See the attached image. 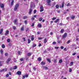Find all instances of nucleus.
<instances>
[{"label":"nucleus","mask_w":79,"mask_h":79,"mask_svg":"<svg viewBox=\"0 0 79 79\" xmlns=\"http://www.w3.org/2000/svg\"><path fill=\"white\" fill-rule=\"evenodd\" d=\"M18 6H19V4H17L15 6L14 8V11H16L17 10L18 8Z\"/></svg>","instance_id":"nucleus-1"},{"label":"nucleus","mask_w":79,"mask_h":79,"mask_svg":"<svg viewBox=\"0 0 79 79\" xmlns=\"http://www.w3.org/2000/svg\"><path fill=\"white\" fill-rule=\"evenodd\" d=\"M67 36H68V34H67V33H65L62 35V37L63 38H66Z\"/></svg>","instance_id":"nucleus-2"},{"label":"nucleus","mask_w":79,"mask_h":79,"mask_svg":"<svg viewBox=\"0 0 79 79\" xmlns=\"http://www.w3.org/2000/svg\"><path fill=\"white\" fill-rule=\"evenodd\" d=\"M5 6V5L3 3H2L1 6V8H2V10H5L4 7Z\"/></svg>","instance_id":"nucleus-3"},{"label":"nucleus","mask_w":79,"mask_h":79,"mask_svg":"<svg viewBox=\"0 0 79 79\" xmlns=\"http://www.w3.org/2000/svg\"><path fill=\"white\" fill-rule=\"evenodd\" d=\"M40 12H42V11H43L44 10V7L43 6H41L40 7Z\"/></svg>","instance_id":"nucleus-4"},{"label":"nucleus","mask_w":79,"mask_h":79,"mask_svg":"<svg viewBox=\"0 0 79 79\" xmlns=\"http://www.w3.org/2000/svg\"><path fill=\"white\" fill-rule=\"evenodd\" d=\"M41 64L42 65H45V61H42L41 63Z\"/></svg>","instance_id":"nucleus-5"},{"label":"nucleus","mask_w":79,"mask_h":79,"mask_svg":"<svg viewBox=\"0 0 79 79\" xmlns=\"http://www.w3.org/2000/svg\"><path fill=\"white\" fill-rule=\"evenodd\" d=\"M11 60V59L10 58H8L7 60V63H9V62H10Z\"/></svg>","instance_id":"nucleus-6"},{"label":"nucleus","mask_w":79,"mask_h":79,"mask_svg":"<svg viewBox=\"0 0 79 79\" xmlns=\"http://www.w3.org/2000/svg\"><path fill=\"white\" fill-rule=\"evenodd\" d=\"M43 68H44L45 70H48V68L46 66H43Z\"/></svg>","instance_id":"nucleus-7"},{"label":"nucleus","mask_w":79,"mask_h":79,"mask_svg":"<svg viewBox=\"0 0 79 79\" xmlns=\"http://www.w3.org/2000/svg\"><path fill=\"white\" fill-rule=\"evenodd\" d=\"M32 11V8H30L29 10V14L30 15H31Z\"/></svg>","instance_id":"nucleus-8"},{"label":"nucleus","mask_w":79,"mask_h":79,"mask_svg":"<svg viewBox=\"0 0 79 79\" xmlns=\"http://www.w3.org/2000/svg\"><path fill=\"white\" fill-rule=\"evenodd\" d=\"M17 21H18V19H16L14 21V24L16 25H17V23H16V22H17Z\"/></svg>","instance_id":"nucleus-9"},{"label":"nucleus","mask_w":79,"mask_h":79,"mask_svg":"<svg viewBox=\"0 0 79 79\" xmlns=\"http://www.w3.org/2000/svg\"><path fill=\"white\" fill-rule=\"evenodd\" d=\"M17 74H18V75H20L21 74V72L20 71H18L17 73Z\"/></svg>","instance_id":"nucleus-10"},{"label":"nucleus","mask_w":79,"mask_h":79,"mask_svg":"<svg viewBox=\"0 0 79 79\" xmlns=\"http://www.w3.org/2000/svg\"><path fill=\"white\" fill-rule=\"evenodd\" d=\"M13 5H14V0H12L10 5L11 6H13Z\"/></svg>","instance_id":"nucleus-11"},{"label":"nucleus","mask_w":79,"mask_h":79,"mask_svg":"<svg viewBox=\"0 0 79 79\" xmlns=\"http://www.w3.org/2000/svg\"><path fill=\"white\" fill-rule=\"evenodd\" d=\"M31 40H32V41H33V40H34V35H32L31 36Z\"/></svg>","instance_id":"nucleus-12"},{"label":"nucleus","mask_w":79,"mask_h":79,"mask_svg":"<svg viewBox=\"0 0 79 79\" xmlns=\"http://www.w3.org/2000/svg\"><path fill=\"white\" fill-rule=\"evenodd\" d=\"M47 38H45L44 40V44H46L47 42Z\"/></svg>","instance_id":"nucleus-13"},{"label":"nucleus","mask_w":79,"mask_h":79,"mask_svg":"<svg viewBox=\"0 0 79 79\" xmlns=\"http://www.w3.org/2000/svg\"><path fill=\"white\" fill-rule=\"evenodd\" d=\"M64 2H63L62 4V6H60V8L64 7Z\"/></svg>","instance_id":"nucleus-14"},{"label":"nucleus","mask_w":79,"mask_h":79,"mask_svg":"<svg viewBox=\"0 0 79 79\" xmlns=\"http://www.w3.org/2000/svg\"><path fill=\"white\" fill-rule=\"evenodd\" d=\"M47 3H50L51 2V0H47Z\"/></svg>","instance_id":"nucleus-15"},{"label":"nucleus","mask_w":79,"mask_h":79,"mask_svg":"<svg viewBox=\"0 0 79 79\" xmlns=\"http://www.w3.org/2000/svg\"><path fill=\"white\" fill-rule=\"evenodd\" d=\"M64 29H61L60 31V32L61 34H63V32H64Z\"/></svg>","instance_id":"nucleus-16"},{"label":"nucleus","mask_w":79,"mask_h":79,"mask_svg":"<svg viewBox=\"0 0 79 79\" xmlns=\"http://www.w3.org/2000/svg\"><path fill=\"white\" fill-rule=\"evenodd\" d=\"M2 48H5V45L4 44H2Z\"/></svg>","instance_id":"nucleus-17"},{"label":"nucleus","mask_w":79,"mask_h":79,"mask_svg":"<svg viewBox=\"0 0 79 79\" xmlns=\"http://www.w3.org/2000/svg\"><path fill=\"white\" fill-rule=\"evenodd\" d=\"M51 49H52V48L51 47H49L47 49V50L48 51H49V52L51 51Z\"/></svg>","instance_id":"nucleus-18"},{"label":"nucleus","mask_w":79,"mask_h":79,"mask_svg":"<svg viewBox=\"0 0 79 79\" xmlns=\"http://www.w3.org/2000/svg\"><path fill=\"white\" fill-rule=\"evenodd\" d=\"M71 19H73L75 18V16L74 15H72L71 17Z\"/></svg>","instance_id":"nucleus-19"},{"label":"nucleus","mask_w":79,"mask_h":79,"mask_svg":"<svg viewBox=\"0 0 79 79\" xmlns=\"http://www.w3.org/2000/svg\"><path fill=\"white\" fill-rule=\"evenodd\" d=\"M38 27L41 28L42 27V25H41V24H38Z\"/></svg>","instance_id":"nucleus-20"},{"label":"nucleus","mask_w":79,"mask_h":79,"mask_svg":"<svg viewBox=\"0 0 79 79\" xmlns=\"http://www.w3.org/2000/svg\"><path fill=\"white\" fill-rule=\"evenodd\" d=\"M27 55L28 56H30L31 55V53L29 52V53H28L27 54Z\"/></svg>","instance_id":"nucleus-21"},{"label":"nucleus","mask_w":79,"mask_h":79,"mask_svg":"<svg viewBox=\"0 0 79 79\" xmlns=\"http://www.w3.org/2000/svg\"><path fill=\"white\" fill-rule=\"evenodd\" d=\"M38 60L39 61H41V60H42V58L41 57H39L38 59Z\"/></svg>","instance_id":"nucleus-22"},{"label":"nucleus","mask_w":79,"mask_h":79,"mask_svg":"<svg viewBox=\"0 0 79 79\" xmlns=\"http://www.w3.org/2000/svg\"><path fill=\"white\" fill-rule=\"evenodd\" d=\"M24 27H22L21 28V31H24Z\"/></svg>","instance_id":"nucleus-23"},{"label":"nucleus","mask_w":79,"mask_h":79,"mask_svg":"<svg viewBox=\"0 0 79 79\" xmlns=\"http://www.w3.org/2000/svg\"><path fill=\"white\" fill-rule=\"evenodd\" d=\"M28 18V17L27 16H24V17H23V19H27Z\"/></svg>","instance_id":"nucleus-24"},{"label":"nucleus","mask_w":79,"mask_h":79,"mask_svg":"<svg viewBox=\"0 0 79 79\" xmlns=\"http://www.w3.org/2000/svg\"><path fill=\"white\" fill-rule=\"evenodd\" d=\"M59 21V19H57L56 21H54V23H58V21Z\"/></svg>","instance_id":"nucleus-25"},{"label":"nucleus","mask_w":79,"mask_h":79,"mask_svg":"<svg viewBox=\"0 0 79 79\" xmlns=\"http://www.w3.org/2000/svg\"><path fill=\"white\" fill-rule=\"evenodd\" d=\"M3 29H2L0 30V34H1L2 33V32H3Z\"/></svg>","instance_id":"nucleus-26"},{"label":"nucleus","mask_w":79,"mask_h":79,"mask_svg":"<svg viewBox=\"0 0 79 79\" xmlns=\"http://www.w3.org/2000/svg\"><path fill=\"white\" fill-rule=\"evenodd\" d=\"M8 33H9V31H8V30H7L6 31V32L5 34V35H8Z\"/></svg>","instance_id":"nucleus-27"},{"label":"nucleus","mask_w":79,"mask_h":79,"mask_svg":"<svg viewBox=\"0 0 79 79\" xmlns=\"http://www.w3.org/2000/svg\"><path fill=\"white\" fill-rule=\"evenodd\" d=\"M28 44H30L31 42V40H30V39H28Z\"/></svg>","instance_id":"nucleus-28"},{"label":"nucleus","mask_w":79,"mask_h":79,"mask_svg":"<svg viewBox=\"0 0 79 79\" xmlns=\"http://www.w3.org/2000/svg\"><path fill=\"white\" fill-rule=\"evenodd\" d=\"M73 63H74L73 62H71L69 65V66H73Z\"/></svg>","instance_id":"nucleus-29"},{"label":"nucleus","mask_w":79,"mask_h":79,"mask_svg":"<svg viewBox=\"0 0 79 79\" xmlns=\"http://www.w3.org/2000/svg\"><path fill=\"white\" fill-rule=\"evenodd\" d=\"M47 60L49 62V63H51V60H50V59H47Z\"/></svg>","instance_id":"nucleus-30"},{"label":"nucleus","mask_w":79,"mask_h":79,"mask_svg":"<svg viewBox=\"0 0 79 79\" xmlns=\"http://www.w3.org/2000/svg\"><path fill=\"white\" fill-rule=\"evenodd\" d=\"M1 53L2 55H3V51L2 50H0Z\"/></svg>","instance_id":"nucleus-31"},{"label":"nucleus","mask_w":79,"mask_h":79,"mask_svg":"<svg viewBox=\"0 0 79 79\" xmlns=\"http://www.w3.org/2000/svg\"><path fill=\"white\" fill-rule=\"evenodd\" d=\"M17 66H15L14 67V68H13V69H17Z\"/></svg>","instance_id":"nucleus-32"},{"label":"nucleus","mask_w":79,"mask_h":79,"mask_svg":"<svg viewBox=\"0 0 79 79\" xmlns=\"http://www.w3.org/2000/svg\"><path fill=\"white\" fill-rule=\"evenodd\" d=\"M43 19L42 18H40L39 19V21H42V20Z\"/></svg>","instance_id":"nucleus-33"},{"label":"nucleus","mask_w":79,"mask_h":79,"mask_svg":"<svg viewBox=\"0 0 79 79\" xmlns=\"http://www.w3.org/2000/svg\"><path fill=\"white\" fill-rule=\"evenodd\" d=\"M5 71V69H2V70H0V73H2V72H4Z\"/></svg>","instance_id":"nucleus-34"},{"label":"nucleus","mask_w":79,"mask_h":79,"mask_svg":"<svg viewBox=\"0 0 79 79\" xmlns=\"http://www.w3.org/2000/svg\"><path fill=\"white\" fill-rule=\"evenodd\" d=\"M4 39H5V36H3L2 38V41H3V40H4Z\"/></svg>","instance_id":"nucleus-35"},{"label":"nucleus","mask_w":79,"mask_h":79,"mask_svg":"<svg viewBox=\"0 0 79 79\" xmlns=\"http://www.w3.org/2000/svg\"><path fill=\"white\" fill-rule=\"evenodd\" d=\"M70 42H71V40H69L67 42L66 44H69V43H70Z\"/></svg>","instance_id":"nucleus-36"},{"label":"nucleus","mask_w":79,"mask_h":79,"mask_svg":"<svg viewBox=\"0 0 79 79\" xmlns=\"http://www.w3.org/2000/svg\"><path fill=\"white\" fill-rule=\"evenodd\" d=\"M62 61H63V60H59V63H62Z\"/></svg>","instance_id":"nucleus-37"},{"label":"nucleus","mask_w":79,"mask_h":79,"mask_svg":"<svg viewBox=\"0 0 79 79\" xmlns=\"http://www.w3.org/2000/svg\"><path fill=\"white\" fill-rule=\"evenodd\" d=\"M56 8H59V5H56Z\"/></svg>","instance_id":"nucleus-38"},{"label":"nucleus","mask_w":79,"mask_h":79,"mask_svg":"<svg viewBox=\"0 0 79 79\" xmlns=\"http://www.w3.org/2000/svg\"><path fill=\"white\" fill-rule=\"evenodd\" d=\"M43 38H43V37H42V38H41L40 37H38V39H39V40H42V39H43Z\"/></svg>","instance_id":"nucleus-39"},{"label":"nucleus","mask_w":79,"mask_h":79,"mask_svg":"<svg viewBox=\"0 0 79 79\" xmlns=\"http://www.w3.org/2000/svg\"><path fill=\"white\" fill-rule=\"evenodd\" d=\"M7 42H10V39H7Z\"/></svg>","instance_id":"nucleus-40"},{"label":"nucleus","mask_w":79,"mask_h":79,"mask_svg":"<svg viewBox=\"0 0 79 79\" xmlns=\"http://www.w3.org/2000/svg\"><path fill=\"white\" fill-rule=\"evenodd\" d=\"M13 29L14 30H15L16 29V27L15 26H14L13 27Z\"/></svg>","instance_id":"nucleus-41"},{"label":"nucleus","mask_w":79,"mask_h":79,"mask_svg":"<svg viewBox=\"0 0 79 79\" xmlns=\"http://www.w3.org/2000/svg\"><path fill=\"white\" fill-rule=\"evenodd\" d=\"M56 19V17L53 18H52V20L53 21H54V20H55V19Z\"/></svg>","instance_id":"nucleus-42"},{"label":"nucleus","mask_w":79,"mask_h":79,"mask_svg":"<svg viewBox=\"0 0 79 79\" xmlns=\"http://www.w3.org/2000/svg\"><path fill=\"white\" fill-rule=\"evenodd\" d=\"M71 71H72V69L71 68H70L69 69V73H71Z\"/></svg>","instance_id":"nucleus-43"},{"label":"nucleus","mask_w":79,"mask_h":79,"mask_svg":"<svg viewBox=\"0 0 79 79\" xmlns=\"http://www.w3.org/2000/svg\"><path fill=\"white\" fill-rule=\"evenodd\" d=\"M29 31V28H27L26 29V32H27Z\"/></svg>","instance_id":"nucleus-44"},{"label":"nucleus","mask_w":79,"mask_h":79,"mask_svg":"<svg viewBox=\"0 0 79 79\" xmlns=\"http://www.w3.org/2000/svg\"><path fill=\"white\" fill-rule=\"evenodd\" d=\"M8 55V54L7 53H5V56H7Z\"/></svg>","instance_id":"nucleus-45"},{"label":"nucleus","mask_w":79,"mask_h":79,"mask_svg":"<svg viewBox=\"0 0 79 79\" xmlns=\"http://www.w3.org/2000/svg\"><path fill=\"white\" fill-rule=\"evenodd\" d=\"M57 42L58 44H61V41H59V40H58Z\"/></svg>","instance_id":"nucleus-46"},{"label":"nucleus","mask_w":79,"mask_h":79,"mask_svg":"<svg viewBox=\"0 0 79 79\" xmlns=\"http://www.w3.org/2000/svg\"><path fill=\"white\" fill-rule=\"evenodd\" d=\"M36 47V44H33L32 46V47L34 48V47Z\"/></svg>","instance_id":"nucleus-47"},{"label":"nucleus","mask_w":79,"mask_h":79,"mask_svg":"<svg viewBox=\"0 0 79 79\" xmlns=\"http://www.w3.org/2000/svg\"><path fill=\"white\" fill-rule=\"evenodd\" d=\"M56 44V43L55 42H54L52 43V44H53V45H55V44Z\"/></svg>","instance_id":"nucleus-48"},{"label":"nucleus","mask_w":79,"mask_h":79,"mask_svg":"<svg viewBox=\"0 0 79 79\" xmlns=\"http://www.w3.org/2000/svg\"><path fill=\"white\" fill-rule=\"evenodd\" d=\"M24 23L25 24H27V20H25L24 22Z\"/></svg>","instance_id":"nucleus-49"},{"label":"nucleus","mask_w":79,"mask_h":79,"mask_svg":"<svg viewBox=\"0 0 79 79\" xmlns=\"http://www.w3.org/2000/svg\"><path fill=\"white\" fill-rule=\"evenodd\" d=\"M36 12H37V10H35L34 11V14L36 13Z\"/></svg>","instance_id":"nucleus-50"},{"label":"nucleus","mask_w":79,"mask_h":79,"mask_svg":"<svg viewBox=\"0 0 79 79\" xmlns=\"http://www.w3.org/2000/svg\"><path fill=\"white\" fill-rule=\"evenodd\" d=\"M31 26V27H33V26H34V23H32Z\"/></svg>","instance_id":"nucleus-51"},{"label":"nucleus","mask_w":79,"mask_h":79,"mask_svg":"<svg viewBox=\"0 0 79 79\" xmlns=\"http://www.w3.org/2000/svg\"><path fill=\"white\" fill-rule=\"evenodd\" d=\"M55 49H58V48H59V47H55Z\"/></svg>","instance_id":"nucleus-52"},{"label":"nucleus","mask_w":79,"mask_h":79,"mask_svg":"<svg viewBox=\"0 0 79 79\" xmlns=\"http://www.w3.org/2000/svg\"><path fill=\"white\" fill-rule=\"evenodd\" d=\"M67 6H70V4H69V3H68L67 5Z\"/></svg>","instance_id":"nucleus-53"},{"label":"nucleus","mask_w":79,"mask_h":79,"mask_svg":"<svg viewBox=\"0 0 79 79\" xmlns=\"http://www.w3.org/2000/svg\"><path fill=\"white\" fill-rule=\"evenodd\" d=\"M33 70L34 71H36V68L35 67H34L33 68Z\"/></svg>","instance_id":"nucleus-54"},{"label":"nucleus","mask_w":79,"mask_h":79,"mask_svg":"<svg viewBox=\"0 0 79 79\" xmlns=\"http://www.w3.org/2000/svg\"><path fill=\"white\" fill-rule=\"evenodd\" d=\"M33 7V5H31L30 6V8H32Z\"/></svg>","instance_id":"nucleus-55"},{"label":"nucleus","mask_w":79,"mask_h":79,"mask_svg":"<svg viewBox=\"0 0 79 79\" xmlns=\"http://www.w3.org/2000/svg\"><path fill=\"white\" fill-rule=\"evenodd\" d=\"M31 20H35V18L34 17H32L31 19Z\"/></svg>","instance_id":"nucleus-56"},{"label":"nucleus","mask_w":79,"mask_h":79,"mask_svg":"<svg viewBox=\"0 0 79 79\" xmlns=\"http://www.w3.org/2000/svg\"><path fill=\"white\" fill-rule=\"evenodd\" d=\"M2 66V64L1 63V61H0V66Z\"/></svg>","instance_id":"nucleus-57"},{"label":"nucleus","mask_w":79,"mask_h":79,"mask_svg":"<svg viewBox=\"0 0 79 79\" xmlns=\"http://www.w3.org/2000/svg\"><path fill=\"white\" fill-rule=\"evenodd\" d=\"M64 51H67V49H66V48H65L64 49Z\"/></svg>","instance_id":"nucleus-58"},{"label":"nucleus","mask_w":79,"mask_h":79,"mask_svg":"<svg viewBox=\"0 0 79 79\" xmlns=\"http://www.w3.org/2000/svg\"><path fill=\"white\" fill-rule=\"evenodd\" d=\"M13 68H10V71H12V70H13Z\"/></svg>","instance_id":"nucleus-59"},{"label":"nucleus","mask_w":79,"mask_h":79,"mask_svg":"<svg viewBox=\"0 0 79 79\" xmlns=\"http://www.w3.org/2000/svg\"><path fill=\"white\" fill-rule=\"evenodd\" d=\"M54 63H56V60L55 59V60H54Z\"/></svg>","instance_id":"nucleus-60"},{"label":"nucleus","mask_w":79,"mask_h":79,"mask_svg":"<svg viewBox=\"0 0 79 79\" xmlns=\"http://www.w3.org/2000/svg\"><path fill=\"white\" fill-rule=\"evenodd\" d=\"M8 76H9V74H6V77H8Z\"/></svg>","instance_id":"nucleus-61"},{"label":"nucleus","mask_w":79,"mask_h":79,"mask_svg":"<svg viewBox=\"0 0 79 79\" xmlns=\"http://www.w3.org/2000/svg\"><path fill=\"white\" fill-rule=\"evenodd\" d=\"M73 55V56H74V55H76V52H74V53H73V54H72Z\"/></svg>","instance_id":"nucleus-62"},{"label":"nucleus","mask_w":79,"mask_h":79,"mask_svg":"<svg viewBox=\"0 0 79 79\" xmlns=\"http://www.w3.org/2000/svg\"><path fill=\"white\" fill-rule=\"evenodd\" d=\"M18 54H20L21 53V52L18 51Z\"/></svg>","instance_id":"nucleus-63"},{"label":"nucleus","mask_w":79,"mask_h":79,"mask_svg":"<svg viewBox=\"0 0 79 79\" xmlns=\"http://www.w3.org/2000/svg\"><path fill=\"white\" fill-rule=\"evenodd\" d=\"M57 13H60V10H57Z\"/></svg>","instance_id":"nucleus-64"}]
</instances>
